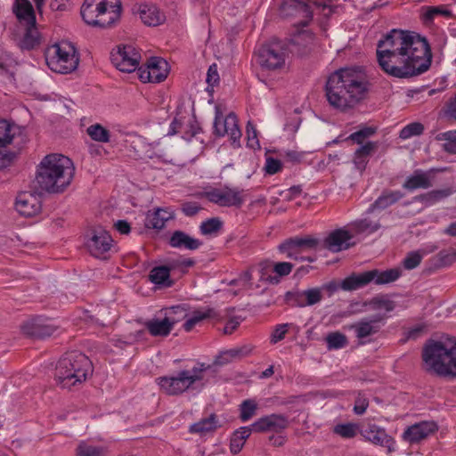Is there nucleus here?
I'll return each instance as SVG.
<instances>
[{
	"label": "nucleus",
	"instance_id": "69168bd1",
	"mask_svg": "<svg viewBox=\"0 0 456 456\" xmlns=\"http://www.w3.org/2000/svg\"><path fill=\"white\" fill-rule=\"evenodd\" d=\"M207 83L210 86H215L219 82V74L217 72V68L216 64L211 65L208 68V73H207Z\"/></svg>",
	"mask_w": 456,
	"mask_h": 456
},
{
	"label": "nucleus",
	"instance_id": "412c9836",
	"mask_svg": "<svg viewBox=\"0 0 456 456\" xmlns=\"http://www.w3.org/2000/svg\"><path fill=\"white\" fill-rule=\"evenodd\" d=\"M438 426L435 421H421L408 427L403 434V438L410 444H417L436 432Z\"/></svg>",
	"mask_w": 456,
	"mask_h": 456
},
{
	"label": "nucleus",
	"instance_id": "423d86ee",
	"mask_svg": "<svg viewBox=\"0 0 456 456\" xmlns=\"http://www.w3.org/2000/svg\"><path fill=\"white\" fill-rule=\"evenodd\" d=\"M92 370V362L86 354L70 351L59 360L55 378L62 387L71 388L85 382Z\"/></svg>",
	"mask_w": 456,
	"mask_h": 456
},
{
	"label": "nucleus",
	"instance_id": "5fc2aeb1",
	"mask_svg": "<svg viewBox=\"0 0 456 456\" xmlns=\"http://www.w3.org/2000/svg\"><path fill=\"white\" fill-rule=\"evenodd\" d=\"M252 351V348L248 346H244L241 347L232 348L225 351V355L229 356L230 359H241L243 357L248 356Z\"/></svg>",
	"mask_w": 456,
	"mask_h": 456
},
{
	"label": "nucleus",
	"instance_id": "3c124183",
	"mask_svg": "<svg viewBox=\"0 0 456 456\" xmlns=\"http://www.w3.org/2000/svg\"><path fill=\"white\" fill-rule=\"evenodd\" d=\"M423 258V255L419 251L409 252L403 261V266L406 270H412L418 267Z\"/></svg>",
	"mask_w": 456,
	"mask_h": 456
},
{
	"label": "nucleus",
	"instance_id": "f704fd0d",
	"mask_svg": "<svg viewBox=\"0 0 456 456\" xmlns=\"http://www.w3.org/2000/svg\"><path fill=\"white\" fill-rule=\"evenodd\" d=\"M145 326L151 335L154 337H166L171 332L174 327V319L167 318L165 314L162 320L153 319L148 321Z\"/></svg>",
	"mask_w": 456,
	"mask_h": 456
},
{
	"label": "nucleus",
	"instance_id": "774afa93",
	"mask_svg": "<svg viewBox=\"0 0 456 456\" xmlns=\"http://www.w3.org/2000/svg\"><path fill=\"white\" fill-rule=\"evenodd\" d=\"M445 116L450 119L456 121V94L446 103Z\"/></svg>",
	"mask_w": 456,
	"mask_h": 456
},
{
	"label": "nucleus",
	"instance_id": "c03bdc74",
	"mask_svg": "<svg viewBox=\"0 0 456 456\" xmlns=\"http://www.w3.org/2000/svg\"><path fill=\"white\" fill-rule=\"evenodd\" d=\"M223 227V222L218 217H212L201 223L200 232L203 235L217 233Z\"/></svg>",
	"mask_w": 456,
	"mask_h": 456
},
{
	"label": "nucleus",
	"instance_id": "cd10ccee",
	"mask_svg": "<svg viewBox=\"0 0 456 456\" xmlns=\"http://www.w3.org/2000/svg\"><path fill=\"white\" fill-rule=\"evenodd\" d=\"M12 10L21 26L37 23L34 8L28 0H15Z\"/></svg>",
	"mask_w": 456,
	"mask_h": 456
},
{
	"label": "nucleus",
	"instance_id": "473e14b6",
	"mask_svg": "<svg viewBox=\"0 0 456 456\" xmlns=\"http://www.w3.org/2000/svg\"><path fill=\"white\" fill-rule=\"evenodd\" d=\"M175 267V262H170L168 265L156 266L150 272L149 279L156 285L167 288L171 287L173 281L170 279V272Z\"/></svg>",
	"mask_w": 456,
	"mask_h": 456
},
{
	"label": "nucleus",
	"instance_id": "4be33fe9",
	"mask_svg": "<svg viewBox=\"0 0 456 456\" xmlns=\"http://www.w3.org/2000/svg\"><path fill=\"white\" fill-rule=\"evenodd\" d=\"M359 433L363 438L374 444L387 447L388 452L392 451L393 438L388 436L386 430L375 424H368L360 429Z\"/></svg>",
	"mask_w": 456,
	"mask_h": 456
},
{
	"label": "nucleus",
	"instance_id": "dca6fc26",
	"mask_svg": "<svg viewBox=\"0 0 456 456\" xmlns=\"http://www.w3.org/2000/svg\"><path fill=\"white\" fill-rule=\"evenodd\" d=\"M219 118H222V113L216 110L214 121L215 134L218 137L228 134L232 145L234 147H239L241 131L238 125L237 116L233 112L229 113L223 121V129H220L219 127Z\"/></svg>",
	"mask_w": 456,
	"mask_h": 456
},
{
	"label": "nucleus",
	"instance_id": "ddd939ff",
	"mask_svg": "<svg viewBox=\"0 0 456 456\" xmlns=\"http://www.w3.org/2000/svg\"><path fill=\"white\" fill-rule=\"evenodd\" d=\"M110 60L120 71L131 73L139 69L141 54L133 45H119L111 53Z\"/></svg>",
	"mask_w": 456,
	"mask_h": 456
},
{
	"label": "nucleus",
	"instance_id": "58836bf2",
	"mask_svg": "<svg viewBox=\"0 0 456 456\" xmlns=\"http://www.w3.org/2000/svg\"><path fill=\"white\" fill-rule=\"evenodd\" d=\"M76 456H107V449L83 441L76 449Z\"/></svg>",
	"mask_w": 456,
	"mask_h": 456
},
{
	"label": "nucleus",
	"instance_id": "39448f33",
	"mask_svg": "<svg viewBox=\"0 0 456 456\" xmlns=\"http://www.w3.org/2000/svg\"><path fill=\"white\" fill-rule=\"evenodd\" d=\"M339 8L337 0H281L279 11L281 17L298 18L296 25L307 27L316 12L329 19Z\"/></svg>",
	"mask_w": 456,
	"mask_h": 456
},
{
	"label": "nucleus",
	"instance_id": "338daca9",
	"mask_svg": "<svg viewBox=\"0 0 456 456\" xmlns=\"http://www.w3.org/2000/svg\"><path fill=\"white\" fill-rule=\"evenodd\" d=\"M380 227L379 223H372L370 220L363 219L357 224V228L360 232L369 231L370 232H376Z\"/></svg>",
	"mask_w": 456,
	"mask_h": 456
},
{
	"label": "nucleus",
	"instance_id": "6e6d98bb",
	"mask_svg": "<svg viewBox=\"0 0 456 456\" xmlns=\"http://www.w3.org/2000/svg\"><path fill=\"white\" fill-rule=\"evenodd\" d=\"M286 297L287 300L290 302L293 306H306L305 298V295H303V291L288 292Z\"/></svg>",
	"mask_w": 456,
	"mask_h": 456
},
{
	"label": "nucleus",
	"instance_id": "13d9d810",
	"mask_svg": "<svg viewBox=\"0 0 456 456\" xmlns=\"http://www.w3.org/2000/svg\"><path fill=\"white\" fill-rule=\"evenodd\" d=\"M282 167L281 161L272 157L266 158L265 170L269 175H274L281 171Z\"/></svg>",
	"mask_w": 456,
	"mask_h": 456
},
{
	"label": "nucleus",
	"instance_id": "9b49d317",
	"mask_svg": "<svg viewBox=\"0 0 456 456\" xmlns=\"http://www.w3.org/2000/svg\"><path fill=\"white\" fill-rule=\"evenodd\" d=\"M287 55V44L279 39H272L260 46L256 61L265 69L275 70L284 66Z\"/></svg>",
	"mask_w": 456,
	"mask_h": 456
},
{
	"label": "nucleus",
	"instance_id": "680f3d73",
	"mask_svg": "<svg viewBox=\"0 0 456 456\" xmlns=\"http://www.w3.org/2000/svg\"><path fill=\"white\" fill-rule=\"evenodd\" d=\"M245 441L242 440L237 434L233 432L231 440H230V451L232 454L239 453L243 446H244Z\"/></svg>",
	"mask_w": 456,
	"mask_h": 456
},
{
	"label": "nucleus",
	"instance_id": "f03ea898",
	"mask_svg": "<svg viewBox=\"0 0 456 456\" xmlns=\"http://www.w3.org/2000/svg\"><path fill=\"white\" fill-rule=\"evenodd\" d=\"M369 86L361 68L340 69L328 77L325 94L333 108L346 111L365 98Z\"/></svg>",
	"mask_w": 456,
	"mask_h": 456
},
{
	"label": "nucleus",
	"instance_id": "1a4fd4ad",
	"mask_svg": "<svg viewBox=\"0 0 456 456\" xmlns=\"http://www.w3.org/2000/svg\"><path fill=\"white\" fill-rule=\"evenodd\" d=\"M45 57L47 66L56 73H70L77 69L79 63L76 48L68 41H61L48 47Z\"/></svg>",
	"mask_w": 456,
	"mask_h": 456
},
{
	"label": "nucleus",
	"instance_id": "c756f323",
	"mask_svg": "<svg viewBox=\"0 0 456 456\" xmlns=\"http://www.w3.org/2000/svg\"><path fill=\"white\" fill-rule=\"evenodd\" d=\"M168 243L172 248H185L189 250L198 249L202 245V241L191 237L182 231H175L171 235Z\"/></svg>",
	"mask_w": 456,
	"mask_h": 456
},
{
	"label": "nucleus",
	"instance_id": "052dcab7",
	"mask_svg": "<svg viewBox=\"0 0 456 456\" xmlns=\"http://www.w3.org/2000/svg\"><path fill=\"white\" fill-rule=\"evenodd\" d=\"M201 209L197 202L187 201L182 204L181 210L186 216H194Z\"/></svg>",
	"mask_w": 456,
	"mask_h": 456
},
{
	"label": "nucleus",
	"instance_id": "a19ab883",
	"mask_svg": "<svg viewBox=\"0 0 456 456\" xmlns=\"http://www.w3.org/2000/svg\"><path fill=\"white\" fill-rule=\"evenodd\" d=\"M377 132V128L374 126H363L360 128L358 131L351 134L349 136L346 138L345 141H352L354 143L359 145L364 144V142L374 135Z\"/></svg>",
	"mask_w": 456,
	"mask_h": 456
},
{
	"label": "nucleus",
	"instance_id": "603ef678",
	"mask_svg": "<svg viewBox=\"0 0 456 456\" xmlns=\"http://www.w3.org/2000/svg\"><path fill=\"white\" fill-rule=\"evenodd\" d=\"M370 304L374 309L383 308L387 312H391L395 308V301L386 298L385 297H374L370 301Z\"/></svg>",
	"mask_w": 456,
	"mask_h": 456
},
{
	"label": "nucleus",
	"instance_id": "0eeeda50",
	"mask_svg": "<svg viewBox=\"0 0 456 456\" xmlns=\"http://www.w3.org/2000/svg\"><path fill=\"white\" fill-rule=\"evenodd\" d=\"M121 10L120 0H85L80 13L86 24L108 28L119 20Z\"/></svg>",
	"mask_w": 456,
	"mask_h": 456
},
{
	"label": "nucleus",
	"instance_id": "b1692460",
	"mask_svg": "<svg viewBox=\"0 0 456 456\" xmlns=\"http://www.w3.org/2000/svg\"><path fill=\"white\" fill-rule=\"evenodd\" d=\"M15 208L21 216L29 217L40 211L41 205L36 195L28 191H22L16 197Z\"/></svg>",
	"mask_w": 456,
	"mask_h": 456
},
{
	"label": "nucleus",
	"instance_id": "6ab92c4d",
	"mask_svg": "<svg viewBox=\"0 0 456 456\" xmlns=\"http://www.w3.org/2000/svg\"><path fill=\"white\" fill-rule=\"evenodd\" d=\"M353 237V234L344 228L336 229L325 238L322 247L333 253H338L354 246L355 243L351 241Z\"/></svg>",
	"mask_w": 456,
	"mask_h": 456
},
{
	"label": "nucleus",
	"instance_id": "49530a36",
	"mask_svg": "<svg viewBox=\"0 0 456 456\" xmlns=\"http://www.w3.org/2000/svg\"><path fill=\"white\" fill-rule=\"evenodd\" d=\"M257 404L254 400L247 399L240 405V419L242 421L250 419L256 411Z\"/></svg>",
	"mask_w": 456,
	"mask_h": 456
},
{
	"label": "nucleus",
	"instance_id": "7c9ffc66",
	"mask_svg": "<svg viewBox=\"0 0 456 456\" xmlns=\"http://www.w3.org/2000/svg\"><path fill=\"white\" fill-rule=\"evenodd\" d=\"M455 191L456 190L452 189V187L432 190L428 192L415 196L413 198V201L420 202L425 206L428 207L444 200Z\"/></svg>",
	"mask_w": 456,
	"mask_h": 456
},
{
	"label": "nucleus",
	"instance_id": "37998d69",
	"mask_svg": "<svg viewBox=\"0 0 456 456\" xmlns=\"http://www.w3.org/2000/svg\"><path fill=\"white\" fill-rule=\"evenodd\" d=\"M359 431V426L355 423L338 424L333 428L334 434L346 439L354 438Z\"/></svg>",
	"mask_w": 456,
	"mask_h": 456
},
{
	"label": "nucleus",
	"instance_id": "bb28decb",
	"mask_svg": "<svg viewBox=\"0 0 456 456\" xmlns=\"http://www.w3.org/2000/svg\"><path fill=\"white\" fill-rule=\"evenodd\" d=\"M431 172H433V169L427 172L421 169L415 170L413 174L408 176L404 181L403 188L408 191H414L417 189H428L432 187L433 183L430 180Z\"/></svg>",
	"mask_w": 456,
	"mask_h": 456
},
{
	"label": "nucleus",
	"instance_id": "864d4df0",
	"mask_svg": "<svg viewBox=\"0 0 456 456\" xmlns=\"http://www.w3.org/2000/svg\"><path fill=\"white\" fill-rule=\"evenodd\" d=\"M303 295H305L306 306L314 305L322 299V293L320 288H312L303 290Z\"/></svg>",
	"mask_w": 456,
	"mask_h": 456
},
{
	"label": "nucleus",
	"instance_id": "ea45409f",
	"mask_svg": "<svg viewBox=\"0 0 456 456\" xmlns=\"http://www.w3.org/2000/svg\"><path fill=\"white\" fill-rule=\"evenodd\" d=\"M86 133L94 141L100 142H110V131L103 127L101 124L91 125L87 127Z\"/></svg>",
	"mask_w": 456,
	"mask_h": 456
},
{
	"label": "nucleus",
	"instance_id": "f3484780",
	"mask_svg": "<svg viewBox=\"0 0 456 456\" xmlns=\"http://www.w3.org/2000/svg\"><path fill=\"white\" fill-rule=\"evenodd\" d=\"M112 239L110 233L102 227H94L91 231V237L86 246L91 255L95 257H102L112 246Z\"/></svg>",
	"mask_w": 456,
	"mask_h": 456
},
{
	"label": "nucleus",
	"instance_id": "bf43d9fd",
	"mask_svg": "<svg viewBox=\"0 0 456 456\" xmlns=\"http://www.w3.org/2000/svg\"><path fill=\"white\" fill-rule=\"evenodd\" d=\"M288 332V324L277 325L271 336V343L276 344L282 340Z\"/></svg>",
	"mask_w": 456,
	"mask_h": 456
},
{
	"label": "nucleus",
	"instance_id": "f8f14e48",
	"mask_svg": "<svg viewBox=\"0 0 456 456\" xmlns=\"http://www.w3.org/2000/svg\"><path fill=\"white\" fill-rule=\"evenodd\" d=\"M386 316L376 314L372 317H365L351 324L349 329L354 330L358 339V345L363 346L372 341V337L379 332L384 324Z\"/></svg>",
	"mask_w": 456,
	"mask_h": 456
},
{
	"label": "nucleus",
	"instance_id": "4d7b16f0",
	"mask_svg": "<svg viewBox=\"0 0 456 456\" xmlns=\"http://www.w3.org/2000/svg\"><path fill=\"white\" fill-rule=\"evenodd\" d=\"M378 147V142L369 141L356 149V151L359 153V155H362L365 159H369V158L377 151Z\"/></svg>",
	"mask_w": 456,
	"mask_h": 456
},
{
	"label": "nucleus",
	"instance_id": "de8ad7c7",
	"mask_svg": "<svg viewBox=\"0 0 456 456\" xmlns=\"http://www.w3.org/2000/svg\"><path fill=\"white\" fill-rule=\"evenodd\" d=\"M165 314L167 318L174 319V325L184 320L188 315L187 308L184 305H178L167 308L165 309Z\"/></svg>",
	"mask_w": 456,
	"mask_h": 456
},
{
	"label": "nucleus",
	"instance_id": "c9c22d12",
	"mask_svg": "<svg viewBox=\"0 0 456 456\" xmlns=\"http://www.w3.org/2000/svg\"><path fill=\"white\" fill-rule=\"evenodd\" d=\"M24 34L18 45L22 50H31L40 45V34L36 24L24 25Z\"/></svg>",
	"mask_w": 456,
	"mask_h": 456
},
{
	"label": "nucleus",
	"instance_id": "72a5a7b5",
	"mask_svg": "<svg viewBox=\"0 0 456 456\" xmlns=\"http://www.w3.org/2000/svg\"><path fill=\"white\" fill-rule=\"evenodd\" d=\"M174 217L173 212L165 208H157L149 212L145 219V226L150 229L160 230L165 226L167 220Z\"/></svg>",
	"mask_w": 456,
	"mask_h": 456
},
{
	"label": "nucleus",
	"instance_id": "79ce46f5",
	"mask_svg": "<svg viewBox=\"0 0 456 456\" xmlns=\"http://www.w3.org/2000/svg\"><path fill=\"white\" fill-rule=\"evenodd\" d=\"M325 340L330 350L344 348L348 344L346 336L339 331L329 333Z\"/></svg>",
	"mask_w": 456,
	"mask_h": 456
},
{
	"label": "nucleus",
	"instance_id": "a211bd4d",
	"mask_svg": "<svg viewBox=\"0 0 456 456\" xmlns=\"http://www.w3.org/2000/svg\"><path fill=\"white\" fill-rule=\"evenodd\" d=\"M319 240L310 236L293 237L286 240L278 247L280 252L285 253L289 258H298V254L305 248H315Z\"/></svg>",
	"mask_w": 456,
	"mask_h": 456
},
{
	"label": "nucleus",
	"instance_id": "9d476101",
	"mask_svg": "<svg viewBox=\"0 0 456 456\" xmlns=\"http://www.w3.org/2000/svg\"><path fill=\"white\" fill-rule=\"evenodd\" d=\"M208 367L202 363L191 370H183L175 376H163L156 379L160 389L168 395H178L193 387L194 384L204 379Z\"/></svg>",
	"mask_w": 456,
	"mask_h": 456
},
{
	"label": "nucleus",
	"instance_id": "e2e57ef3",
	"mask_svg": "<svg viewBox=\"0 0 456 456\" xmlns=\"http://www.w3.org/2000/svg\"><path fill=\"white\" fill-rule=\"evenodd\" d=\"M247 134H248V145L249 147L255 148V145L259 146V142L257 140L256 129L249 121L247 124Z\"/></svg>",
	"mask_w": 456,
	"mask_h": 456
},
{
	"label": "nucleus",
	"instance_id": "4c0bfd02",
	"mask_svg": "<svg viewBox=\"0 0 456 456\" xmlns=\"http://www.w3.org/2000/svg\"><path fill=\"white\" fill-rule=\"evenodd\" d=\"M370 272L376 273L375 279L372 281L375 284L383 285L396 281L401 275L402 271L400 268H392L380 272L378 269L370 270Z\"/></svg>",
	"mask_w": 456,
	"mask_h": 456
},
{
	"label": "nucleus",
	"instance_id": "e433bc0d",
	"mask_svg": "<svg viewBox=\"0 0 456 456\" xmlns=\"http://www.w3.org/2000/svg\"><path fill=\"white\" fill-rule=\"evenodd\" d=\"M216 317V313L213 308H207L204 311L196 310L192 313L191 316L186 320L183 323V329L185 331H191L196 324L200 322L208 319Z\"/></svg>",
	"mask_w": 456,
	"mask_h": 456
},
{
	"label": "nucleus",
	"instance_id": "20e7f679",
	"mask_svg": "<svg viewBox=\"0 0 456 456\" xmlns=\"http://www.w3.org/2000/svg\"><path fill=\"white\" fill-rule=\"evenodd\" d=\"M424 370L439 377H456V343L428 339L421 354Z\"/></svg>",
	"mask_w": 456,
	"mask_h": 456
},
{
	"label": "nucleus",
	"instance_id": "c85d7f7f",
	"mask_svg": "<svg viewBox=\"0 0 456 456\" xmlns=\"http://www.w3.org/2000/svg\"><path fill=\"white\" fill-rule=\"evenodd\" d=\"M139 16L147 26H159L165 22L166 15L154 4H144L139 7Z\"/></svg>",
	"mask_w": 456,
	"mask_h": 456
},
{
	"label": "nucleus",
	"instance_id": "6e6552de",
	"mask_svg": "<svg viewBox=\"0 0 456 456\" xmlns=\"http://www.w3.org/2000/svg\"><path fill=\"white\" fill-rule=\"evenodd\" d=\"M27 142L23 127L0 119V169L9 167Z\"/></svg>",
	"mask_w": 456,
	"mask_h": 456
},
{
	"label": "nucleus",
	"instance_id": "aec40b11",
	"mask_svg": "<svg viewBox=\"0 0 456 456\" xmlns=\"http://www.w3.org/2000/svg\"><path fill=\"white\" fill-rule=\"evenodd\" d=\"M20 329L22 333L28 338L43 339L52 336L57 327L46 320L35 318L25 322Z\"/></svg>",
	"mask_w": 456,
	"mask_h": 456
},
{
	"label": "nucleus",
	"instance_id": "a18cd8bd",
	"mask_svg": "<svg viewBox=\"0 0 456 456\" xmlns=\"http://www.w3.org/2000/svg\"><path fill=\"white\" fill-rule=\"evenodd\" d=\"M424 132V126L420 122H412L405 126L399 133V137L403 140L412 136H419Z\"/></svg>",
	"mask_w": 456,
	"mask_h": 456
},
{
	"label": "nucleus",
	"instance_id": "4468645a",
	"mask_svg": "<svg viewBox=\"0 0 456 456\" xmlns=\"http://www.w3.org/2000/svg\"><path fill=\"white\" fill-rule=\"evenodd\" d=\"M243 190L224 186L222 189L214 188L204 193V196L212 203L220 207L240 208L244 203Z\"/></svg>",
	"mask_w": 456,
	"mask_h": 456
},
{
	"label": "nucleus",
	"instance_id": "8fccbe9b",
	"mask_svg": "<svg viewBox=\"0 0 456 456\" xmlns=\"http://www.w3.org/2000/svg\"><path fill=\"white\" fill-rule=\"evenodd\" d=\"M293 265L289 262H279L273 265V273L277 274V277H270L269 280L272 283H278L280 281L279 277L289 275L292 269Z\"/></svg>",
	"mask_w": 456,
	"mask_h": 456
},
{
	"label": "nucleus",
	"instance_id": "a878e982",
	"mask_svg": "<svg viewBox=\"0 0 456 456\" xmlns=\"http://www.w3.org/2000/svg\"><path fill=\"white\" fill-rule=\"evenodd\" d=\"M404 197V193L401 191H393L385 189L381 194L376 199V200L370 206L369 212L375 210H384L387 208L396 204Z\"/></svg>",
	"mask_w": 456,
	"mask_h": 456
},
{
	"label": "nucleus",
	"instance_id": "09e8293b",
	"mask_svg": "<svg viewBox=\"0 0 456 456\" xmlns=\"http://www.w3.org/2000/svg\"><path fill=\"white\" fill-rule=\"evenodd\" d=\"M437 15L450 16L451 12L440 6L428 7L422 14V20L425 24H429Z\"/></svg>",
	"mask_w": 456,
	"mask_h": 456
},
{
	"label": "nucleus",
	"instance_id": "2eb2a0df",
	"mask_svg": "<svg viewBox=\"0 0 456 456\" xmlns=\"http://www.w3.org/2000/svg\"><path fill=\"white\" fill-rule=\"evenodd\" d=\"M169 72V65L160 57H151L145 67L138 69V77L142 83H159L164 81Z\"/></svg>",
	"mask_w": 456,
	"mask_h": 456
},
{
	"label": "nucleus",
	"instance_id": "2f4dec72",
	"mask_svg": "<svg viewBox=\"0 0 456 456\" xmlns=\"http://www.w3.org/2000/svg\"><path fill=\"white\" fill-rule=\"evenodd\" d=\"M221 427L218 417L215 413H211L208 417L203 418L199 421L193 423L189 428V432L191 434H199L204 436L208 433H214Z\"/></svg>",
	"mask_w": 456,
	"mask_h": 456
},
{
	"label": "nucleus",
	"instance_id": "393cba45",
	"mask_svg": "<svg viewBox=\"0 0 456 456\" xmlns=\"http://www.w3.org/2000/svg\"><path fill=\"white\" fill-rule=\"evenodd\" d=\"M376 273L364 272L353 273L340 282V289L345 291H353L367 286L375 279Z\"/></svg>",
	"mask_w": 456,
	"mask_h": 456
},
{
	"label": "nucleus",
	"instance_id": "7ed1b4c3",
	"mask_svg": "<svg viewBox=\"0 0 456 456\" xmlns=\"http://www.w3.org/2000/svg\"><path fill=\"white\" fill-rule=\"evenodd\" d=\"M75 168L63 155L49 154L37 167L36 182L38 188L48 193H61L71 183Z\"/></svg>",
	"mask_w": 456,
	"mask_h": 456
},
{
	"label": "nucleus",
	"instance_id": "5701e85b",
	"mask_svg": "<svg viewBox=\"0 0 456 456\" xmlns=\"http://www.w3.org/2000/svg\"><path fill=\"white\" fill-rule=\"evenodd\" d=\"M289 426L288 417L282 414H271L260 418L252 424L255 432H280Z\"/></svg>",
	"mask_w": 456,
	"mask_h": 456
},
{
	"label": "nucleus",
	"instance_id": "f257e3e1",
	"mask_svg": "<svg viewBox=\"0 0 456 456\" xmlns=\"http://www.w3.org/2000/svg\"><path fill=\"white\" fill-rule=\"evenodd\" d=\"M377 60L381 69L389 76L406 78L430 68L432 52L426 37L394 28L379 40Z\"/></svg>",
	"mask_w": 456,
	"mask_h": 456
},
{
	"label": "nucleus",
	"instance_id": "0e129e2a",
	"mask_svg": "<svg viewBox=\"0 0 456 456\" xmlns=\"http://www.w3.org/2000/svg\"><path fill=\"white\" fill-rule=\"evenodd\" d=\"M439 266H450L454 263L452 252H448L446 250H441L436 255Z\"/></svg>",
	"mask_w": 456,
	"mask_h": 456
}]
</instances>
